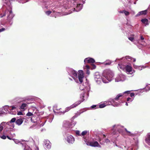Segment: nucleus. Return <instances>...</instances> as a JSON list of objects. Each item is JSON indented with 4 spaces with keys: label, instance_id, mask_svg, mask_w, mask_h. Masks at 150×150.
I'll return each mask as SVG.
<instances>
[{
    "label": "nucleus",
    "instance_id": "38",
    "mask_svg": "<svg viewBox=\"0 0 150 150\" xmlns=\"http://www.w3.org/2000/svg\"><path fill=\"white\" fill-rule=\"evenodd\" d=\"M11 131H9V132H8V131L6 132V134H10L11 137H14L15 136V134H14V133H11L10 132Z\"/></svg>",
    "mask_w": 150,
    "mask_h": 150
},
{
    "label": "nucleus",
    "instance_id": "27",
    "mask_svg": "<svg viewBox=\"0 0 150 150\" xmlns=\"http://www.w3.org/2000/svg\"><path fill=\"white\" fill-rule=\"evenodd\" d=\"M141 21L143 23L145 24L146 25L149 24L148 23V20L147 18L142 19L141 20Z\"/></svg>",
    "mask_w": 150,
    "mask_h": 150
},
{
    "label": "nucleus",
    "instance_id": "57",
    "mask_svg": "<svg viewBox=\"0 0 150 150\" xmlns=\"http://www.w3.org/2000/svg\"><path fill=\"white\" fill-rule=\"evenodd\" d=\"M85 67L87 69H90V67L88 65H86Z\"/></svg>",
    "mask_w": 150,
    "mask_h": 150
},
{
    "label": "nucleus",
    "instance_id": "24",
    "mask_svg": "<svg viewBox=\"0 0 150 150\" xmlns=\"http://www.w3.org/2000/svg\"><path fill=\"white\" fill-rule=\"evenodd\" d=\"M134 68L136 69H137L139 70H142L143 69H144L146 67H147L146 66H138L137 65H134Z\"/></svg>",
    "mask_w": 150,
    "mask_h": 150
},
{
    "label": "nucleus",
    "instance_id": "63",
    "mask_svg": "<svg viewBox=\"0 0 150 150\" xmlns=\"http://www.w3.org/2000/svg\"><path fill=\"white\" fill-rule=\"evenodd\" d=\"M35 150H39V148L38 147H36V148H35Z\"/></svg>",
    "mask_w": 150,
    "mask_h": 150
},
{
    "label": "nucleus",
    "instance_id": "17",
    "mask_svg": "<svg viewBox=\"0 0 150 150\" xmlns=\"http://www.w3.org/2000/svg\"><path fill=\"white\" fill-rule=\"evenodd\" d=\"M84 62L85 64L86 63H93L95 62V60L92 58L88 57L84 59Z\"/></svg>",
    "mask_w": 150,
    "mask_h": 150
},
{
    "label": "nucleus",
    "instance_id": "48",
    "mask_svg": "<svg viewBox=\"0 0 150 150\" xmlns=\"http://www.w3.org/2000/svg\"><path fill=\"white\" fill-rule=\"evenodd\" d=\"M51 13V12L50 11H48L45 12V13L47 15H49Z\"/></svg>",
    "mask_w": 150,
    "mask_h": 150
},
{
    "label": "nucleus",
    "instance_id": "61",
    "mask_svg": "<svg viewBox=\"0 0 150 150\" xmlns=\"http://www.w3.org/2000/svg\"><path fill=\"white\" fill-rule=\"evenodd\" d=\"M7 137L9 139L11 140V139L8 136H7Z\"/></svg>",
    "mask_w": 150,
    "mask_h": 150
},
{
    "label": "nucleus",
    "instance_id": "49",
    "mask_svg": "<svg viewBox=\"0 0 150 150\" xmlns=\"http://www.w3.org/2000/svg\"><path fill=\"white\" fill-rule=\"evenodd\" d=\"M77 0H71V2H73V3H75L74 4V5L73 6V7H74L75 6V4L76 3L75 2V1H76Z\"/></svg>",
    "mask_w": 150,
    "mask_h": 150
},
{
    "label": "nucleus",
    "instance_id": "40",
    "mask_svg": "<svg viewBox=\"0 0 150 150\" xmlns=\"http://www.w3.org/2000/svg\"><path fill=\"white\" fill-rule=\"evenodd\" d=\"M60 108H57V105H55L53 107V110L54 112H55V110H59Z\"/></svg>",
    "mask_w": 150,
    "mask_h": 150
},
{
    "label": "nucleus",
    "instance_id": "34",
    "mask_svg": "<svg viewBox=\"0 0 150 150\" xmlns=\"http://www.w3.org/2000/svg\"><path fill=\"white\" fill-rule=\"evenodd\" d=\"M140 40L142 41V42L143 43L142 44V45L144 46H146V44L145 42V41L144 40V38L142 36H141L140 37Z\"/></svg>",
    "mask_w": 150,
    "mask_h": 150
},
{
    "label": "nucleus",
    "instance_id": "3",
    "mask_svg": "<svg viewBox=\"0 0 150 150\" xmlns=\"http://www.w3.org/2000/svg\"><path fill=\"white\" fill-rule=\"evenodd\" d=\"M7 10L6 11V12L3 13H2L1 15H0V17L2 18L6 15V13L7 14V18L8 20H10L13 18L14 16V15L13 14L11 8L10 9V8L6 6Z\"/></svg>",
    "mask_w": 150,
    "mask_h": 150
},
{
    "label": "nucleus",
    "instance_id": "59",
    "mask_svg": "<svg viewBox=\"0 0 150 150\" xmlns=\"http://www.w3.org/2000/svg\"><path fill=\"white\" fill-rule=\"evenodd\" d=\"M45 124V123H42L41 124H40V127L43 126Z\"/></svg>",
    "mask_w": 150,
    "mask_h": 150
},
{
    "label": "nucleus",
    "instance_id": "55",
    "mask_svg": "<svg viewBox=\"0 0 150 150\" xmlns=\"http://www.w3.org/2000/svg\"><path fill=\"white\" fill-rule=\"evenodd\" d=\"M92 65V66L93 67L92 68V69H95L96 68V66L95 65L93 64Z\"/></svg>",
    "mask_w": 150,
    "mask_h": 150
},
{
    "label": "nucleus",
    "instance_id": "25",
    "mask_svg": "<svg viewBox=\"0 0 150 150\" xmlns=\"http://www.w3.org/2000/svg\"><path fill=\"white\" fill-rule=\"evenodd\" d=\"M23 120L22 119L19 118L16 121V124L18 125H20L23 122Z\"/></svg>",
    "mask_w": 150,
    "mask_h": 150
},
{
    "label": "nucleus",
    "instance_id": "53",
    "mask_svg": "<svg viewBox=\"0 0 150 150\" xmlns=\"http://www.w3.org/2000/svg\"><path fill=\"white\" fill-rule=\"evenodd\" d=\"M130 96L131 97H134V94L133 93H132L130 94Z\"/></svg>",
    "mask_w": 150,
    "mask_h": 150
},
{
    "label": "nucleus",
    "instance_id": "30",
    "mask_svg": "<svg viewBox=\"0 0 150 150\" xmlns=\"http://www.w3.org/2000/svg\"><path fill=\"white\" fill-rule=\"evenodd\" d=\"M111 63V61L109 60H107L105 62L102 63V64H103L105 65H110Z\"/></svg>",
    "mask_w": 150,
    "mask_h": 150
},
{
    "label": "nucleus",
    "instance_id": "47",
    "mask_svg": "<svg viewBox=\"0 0 150 150\" xmlns=\"http://www.w3.org/2000/svg\"><path fill=\"white\" fill-rule=\"evenodd\" d=\"M76 134L78 136H80L81 134L80 133V131L79 130H76Z\"/></svg>",
    "mask_w": 150,
    "mask_h": 150
},
{
    "label": "nucleus",
    "instance_id": "64",
    "mask_svg": "<svg viewBox=\"0 0 150 150\" xmlns=\"http://www.w3.org/2000/svg\"><path fill=\"white\" fill-rule=\"evenodd\" d=\"M24 100H23V98H21V101H23Z\"/></svg>",
    "mask_w": 150,
    "mask_h": 150
},
{
    "label": "nucleus",
    "instance_id": "23",
    "mask_svg": "<svg viewBox=\"0 0 150 150\" xmlns=\"http://www.w3.org/2000/svg\"><path fill=\"white\" fill-rule=\"evenodd\" d=\"M4 110L6 112V113L9 112L10 113L9 106L8 105H5L3 107Z\"/></svg>",
    "mask_w": 150,
    "mask_h": 150
},
{
    "label": "nucleus",
    "instance_id": "52",
    "mask_svg": "<svg viewBox=\"0 0 150 150\" xmlns=\"http://www.w3.org/2000/svg\"><path fill=\"white\" fill-rule=\"evenodd\" d=\"M17 115H23V114L22 112L21 111H19L18 112Z\"/></svg>",
    "mask_w": 150,
    "mask_h": 150
},
{
    "label": "nucleus",
    "instance_id": "1",
    "mask_svg": "<svg viewBox=\"0 0 150 150\" xmlns=\"http://www.w3.org/2000/svg\"><path fill=\"white\" fill-rule=\"evenodd\" d=\"M67 71L69 74L71 76L77 83H80L82 82L83 79L84 78L83 71L82 70H79L78 71V76H77V72L72 68H68Z\"/></svg>",
    "mask_w": 150,
    "mask_h": 150
},
{
    "label": "nucleus",
    "instance_id": "43",
    "mask_svg": "<svg viewBox=\"0 0 150 150\" xmlns=\"http://www.w3.org/2000/svg\"><path fill=\"white\" fill-rule=\"evenodd\" d=\"M134 98H128L127 99V101L129 103L130 102H132Z\"/></svg>",
    "mask_w": 150,
    "mask_h": 150
},
{
    "label": "nucleus",
    "instance_id": "6",
    "mask_svg": "<svg viewBox=\"0 0 150 150\" xmlns=\"http://www.w3.org/2000/svg\"><path fill=\"white\" fill-rule=\"evenodd\" d=\"M126 79V77L125 75L122 74H120L117 75L115 79V81L116 82L120 81H123Z\"/></svg>",
    "mask_w": 150,
    "mask_h": 150
},
{
    "label": "nucleus",
    "instance_id": "46",
    "mask_svg": "<svg viewBox=\"0 0 150 150\" xmlns=\"http://www.w3.org/2000/svg\"><path fill=\"white\" fill-rule=\"evenodd\" d=\"M124 13L125 14V15L126 16L129 15V12L125 11Z\"/></svg>",
    "mask_w": 150,
    "mask_h": 150
},
{
    "label": "nucleus",
    "instance_id": "19",
    "mask_svg": "<svg viewBox=\"0 0 150 150\" xmlns=\"http://www.w3.org/2000/svg\"><path fill=\"white\" fill-rule=\"evenodd\" d=\"M44 147L47 149H50L51 147V144L49 140H46L44 142Z\"/></svg>",
    "mask_w": 150,
    "mask_h": 150
},
{
    "label": "nucleus",
    "instance_id": "44",
    "mask_svg": "<svg viewBox=\"0 0 150 150\" xmlns=\"http://www.w3.org/2000/svg\"><path fill=\"white\" fill-rule=\"evenodd\" d=\"M145 90H146L147 91H149L150 90V85L147 86L145 87Z\"/></svg>",
    "mask_w": 150,
    "mask_h": 150
},
{
    "label": "nucleus",
    "instance_id": "4",
    "mask_svg": "<svg viewBox=\"0 0 150 150\" xmlns=\"http://www.w3.org/2000/svg\"><path fill=\"white\" fill-rule=\"evenodd\" d=\"M6 126L7 129L5 128L4 130V134H6V132L9 131L14 132L15 131V129L14 128L15 125L14 124H12V123L9 124V123H5V126Z\"/></svg>",
    "mask_w": 150,
    "mask_h": 150
},
{
    "label": "nucleus",
    "instance_id": "39",
    "mask_svg": "<svg viewBox=\"0 0 150 150\" xmlns=\"http://www.w3.org/2000/svg\"><path fill=\"white\" fill-rule=\"evenodd\" d=\"M16 120L15 118H12L11 120L10 121V122H8V123H9V124H11L12 123L14 122H16Z\"/></svg>",
    "mask_w": 150,
    "mask_h": 150
},
{
    "label": "nucleus",
    "instance_id": "11",
    "mask_svg": "<svg viewBox=\"0 0 150 150\" xmlns=\"http://www.w3.org/2000/svg\"><path fill=\"white\" fill-rule=\"evenodd\" d=\"M115 99L110 98L107 101V102H108V104H109V105H111L114 107L119 106L120 105V104L117 102H115Z\"/></svg>",
    "mask_w": 150,
    "mask_h": 150
},
{
    "label": "nucleus",
    "instance_id": "16",
    "mask_svg": "<svg viewBox=\"0 0 150 150\" xmlns=\"http://www.w3.org/2000/svg\"><path fill=\"white\" fill-rule=\"evenodd\" d=\"M125 69L126 72L127 74H132L135 72L134 70L132 69V67L129 65H127L125 67Z\"/></svg>",
    "mask_w": 150,
    "mask_h": 150
},
{
    "label": "nucleus",
    "instance_id": "32",
    "mask_svg": "<svg viewBox=\"0 0 150 150\" xmlns=\"http://www.w3.org/2000/svg\"><path fill=\"white\" fill-rule=\"evenodd\" d=\"M125 67L126 66H125L122 65H120L119 64H118V68L119 69H121L122 70H124L125 69Z\"/></svg>",
    "mask_w": 150,
    "mask_h": 150
},
{
    "label": "nucleus",
    "instance_id": "42",
    "mask_svg": "<svg viewBox=\"0 0 150 150\" xmlns=\"http://www.w3.org/2000/svg\"><path fill=\"white\" fill-rule=\"evenodd\" d=\"M33 114L32 113L29 112L26 114V115L28 117H30L33 115Z\"/></svg>",
    "mask_w": 150,
    "mask_h": 150
},
{
    "label": "nucleus",
    "instance_id": "41",
    "mask_svg": "<svg viewBox=\"0 0 150 150\" xmlns=\"http://www.w3.org/2000/svg\"><path fill=\"white\" fill-rule=\"evenodd\" d=\"M91 108L93 109H95L99 108L98 106L97 105H93L91 106Z\"/></svg>",
    "mask_w": 150,
    "mask_h": 150
},
{
    "label": "nucleus",
    "instance_id": "60",
    "mask_svg": "<svg viewBox=\"0 0 150 150\" xmlns=\"http://www.w3.org/2000/svg\"><path fill=\"white\" fill-rule=\"evenodd\" d=\"M125 11H119L120 13H124Z\"/></svg>",
    "mask_w": 150,
    "mask_h": 150
},
{
    "label": "nucleus",
    "instance_id": "58",
    "mask_svg": "<svg viewBox=\"0 0 150 150\" xmlns=\"http://www.w3.org/2000/svg\"><path fill=\"white\" fill-rule=\"evenodd\" d=\"M86 73L88 74V75L89 74H90V71H89V69H87L86 70Z\"/></svg>",
    "mask_w": 150,
    "mask_h": 150
},
{
    "label": "nucleus",
    "instance_id": "62",
    "mask_svg": "<svg viewBox=\"0 0 150 150\" xmlns=\"http://www.w3.org/2000/svg\"><path fill=\"white\" fill-rule=\"evenodd\" d=\"M9 23H10V25H11L12 24L13 22H12V21H10Z\"/></svg>",
    "mask_w": 150,
    "mask_h": 150
},
{
    "label": "nucleus",
    "instance_id": "13",
    "mask_svg": "<svg viewBox=\"0 0 150 150\" xmlns=\"http://www.w3.org/2000/svg\"><path fill=\"white\" fill-rule=\"evenodd\" d=\"M15 0H3L4 3L3 5L6 7H8L11 8V3L12 1H15Z\"/></svg>",
    "mask_w": 150,
    "mask_h": 150
},
{
    "label": "nucleus",
    "instance_id": "9",
    "mask_svg": "<svg viewBox=\"0 0 150 150\" xmlns=\"http://www.w3.org/2000/svg\"><path fill=\"white\" fill-rule=\"evenodd\" d=\"M94 79L96 83L98 84H100L102 81V78L101 76L98 72H96L94 75Z\"/></svg>",
    "mask_w": 150,
    "mask_h": 150
},
{
    "label": "nucleus",
    "instance_id": "10",
    "mask_svg": "<svg viewBox=\"0 0 150 150\" xmlns=\"http://www.w3.org/2000/svg\"><path fill=\"white\" fill-rule=\"evenodd\" d=\"M83 86H84V87L83 88H81V87H80V88L81 90H84L88 92L90 91V85L88 81H87V79H86V81L85 82V83H84Z\"/></svg>",
    "mask_w": 150,
    "mask_h": 150
},
{
    "label": "nucleus",
    "instance_id": "22",
    "mask_svg": "<svg viewBox=\"0 0 150 150\" xmlns=\"http://www.w3.org/2000/svg\"><path fill=\"white\" fill-rule=\"evenodd\" d=\"M27 104H28L25 103H22L20 106V109L22 111H25L27 108Z\"/></svg>",
    "mask_w": 150,
    "mask_h": 150
},
{
    "label": "nucleus",
    "instance_id": "15",
    "mask_svg": "<svg viewBox=\"0 0 150 150\" xmlns=\"http://www.w3.org/2000/svg\"><path fill=\"white\" fill-rule=\"evenodd\" d=\"M81 102V101L80 100L74 103L71 105V106L67 107L65 111L67 112L71 108L76 107L79 105L80 104Z\"/></svg>",
    "mask_w": 150,
    "mask_h": 150
},
{
    "label": "nucleus",
    "instance_id": "28",
    "mask_svg": "<svg viewBox=\"0 0 150 150\" xmlns=\"http://www.w3.org/2000/svg\"><path fill=\"white\" fill-rule=\"evenodd\" d=\"M132 58L129 56H126L125 57H123L122 58V59H123L125 60H127L128 61H130L132 59Z\"/></svg>",
    "mask_w": 150,
    "mask_h": 150
},
{
    "label": "nucleus",
    "instance_id": "31",
    "mask_svg": "<svg viewBox=\"0 0 150 150\" xmlns=\"http://www.w3.org/2000/svg\"><path fill=\"white\" fill-rule=\"evenodd\" d=\"M125 129L127 132V134L130 136H133L134 135V134L132 132L128 131L126 128H125Z\"/></svg>",
    "mask_w": 150,
    "mask_h": 150
},
{
    "label": "nucleus",
    "instance_id": "7",
    "mask_svg": "<svg viewBox=\"0 0 150 150\" xmlns=\"http://www.w3.org/2000/svg\"><path fill=\"white\" fill-rule=\"evenodd\" d=\"M123 128V126L119 125H114L112 129V131L113 132V134H115V131H117L119 132H122Z\"/></svg>",
    "mask_w": 150,
    "mask_h": 150
},
{
    "label": "nucleus",
    "instance_id": "12",
    "mask_svg": "<svg viewBox=\"0 0 150 150\" xmlns=\"http://www.w3.org/2000/svg\"><path fill=\"white\" fill-rule=\"evenodd\" d=\"M86 144L88 146H90L93 147H100L101 146L100 145L98 142L96 141L93 142H86Z\"/></svg>",
    "mask_w": 150,
    "mask_h": 150
},
{
    "label": "nucleus",
    "instance_id": "8",
    "mask_svg": "<svg viewBox=\"0 0 150 150\" xmlns=\"http://www.w3.org/2000/svg\"><path fill=\"white\" fill-rule=\"evenodd\" d=\"M83 5L81 4H77L76 8H74L70 10L69 12L66 15L72 13L74 11L78 12L80 11L82 8Z\"/></svg>",
    "mask_w": 150,
    "mask_h": 150
},
{
    "label": "nucleus",
    "instance_id": "26",
    "mask_svg": "<svg viewBox=\"0 0 150 150\" xmlns=\"http://www.w3.org/2000/svg\"><path fill=\"white\" fill-rule=\"evenodd\" d=\"M147 13V10H146L144 11L139 12L137 14L136 16H138L142 15H146Z\"/></svg>",
    "mask_w": 150,
    "mask_h": 150
},
{
    "label": "nucleus",
    "instance_id": "35",
    "mask_svg": "<svg viewBox=\"0 0 150 150\" xmlns=\"http://www.w3.org/2000/svg\"><path fill=\"white\" fill-rule=\"evenodd\" d=\"M4 109L3 108V107L0 108V116H1L2 115L5 114L6 112L3 111Z\"/></svg>",
    "mask_w": 150,
    "mask_h": 150
},
{
    "label": "nucleus",
    "instance_id": "56",
    "mask_svg": "<svg viewBox=\"0 0 150 150\" xmlns=\"http://www.w3.org/2000/svg\"><path fill=\"white\" fill-rule=\"evenodd\" d=\"M105 141V142H106L107 143H108L110 142V140L108 139H107Z\"/></svg>",
    "mask_w": 150,
    "mask_h": 150
},
{
    "label": "nucleus",
    "instance_id": "5",
    "mask_svg": "<svg viewBox=\"0 0 150 150\" xmlns=\"http://www.w3.org/2000/svg\"><path fill=\"white\" fill-rule=\"evenodd\" d=\"M76 123L75 122L72 124H70L69 121H64L63 122V127L65 128H68L69 131H71L73 130L71 129L72 128L75 126Z\"/></svg>",
    "mask_w": 150,
    "mask_h": 150
},
{
    "label": "nucleus",
    "instance_id": "21",
    "mask_svg": "<svg viewBox=\"0 0 150 150\" xmlns=\"http://www.w3.org/2000/svg\"><path fill=\"white\" fill-rule=\"evenodd\" d=\"M109 104H108V102L105 101L104 103H101L99 104L98 107L99 108H103L105 107L106 106L109 105Z\"/></svg>",
    "mask_w": 150,
    "mask_h": 150
},
{
    "label": "nucleus",
    "instance_id": "54",
    "mask_svg": "<svg viewBox=\"0 0 150 150\" xmlns=\"http://www.w3.org/2000/svg\"><path fill=\"white\" fill-rule=\"evenodd\" d=\"M5 30V28H3L1 29H0V33L4 31Z\"/></svg>",
    "mask_w": 150,
    "mask_h": 150
},
{
    "label": "nucleus",
    "instance_id": "18",
    "mask_svg": "<svg viewBox=\"0 0 150 150\" xmlns=\"http://www.w3.org/2000/svg\"><path fill=\"white\" fill-rule=\"evenodd\" d=\"M145 141L148 145L150 146V132L146 134L145 138Z\"/></svg>",
    "mask_w": 150,
    "mask_h": 150
},
{
    "label": "nucleus",
    "instance_id": "45",
    "mask_svg": "<svg viewBox=\"0 0 150 150\" xmlns=\"http://www.w3.org/2000/svg\"><path fill=\"white\" fill-rule=\"evenodd\" d=\"M3 133H4V132H3ZM5 134H4L3 135V136H1H1H0V137L2 139H5L6 138V136H5Z\"/></svg>",
    "mask_w": 150,
    "mask_h": 150
},
{
    "label": "nucleus",
    "instance_id": "51",
    "mask_svg": "<svg viewBox=\"0 0 150 150\" xmlns=\"http://www.w3.org/2000/svg\"><path fill=\"white\" fill-rule=\"evenodd\" d=\"M81 96H82V97L83 98H82V101H84V99H83V98L84 97V93H83L82 94L81 96Z\"/></svg>",
    "mask_w": 150,
    "mask_h": 150
},
{
    "label": "nucleus",
    "instance_id": "50",
    "mask_svg": "<svg viewBox=\"0 0 150 150\" xmlns=\"http://www.w3.org/2000/svg\"><path fill=\"white\" fill-rule=\"evenodd\" d=\"M131 41H133L134 40V38L133 37H130L128 38Z\"/></svg>",
    "mask_w": 150,
    "mask_h": 150
},
{
    "label": "nucleus",
    "instance_id": "29",
    "mask_svg": "<svg viewBox=\"0 0 150 150\" xmlns=\"http://www.w3.org/2000/svg\"><path fill=\"white\" fill-rule=\"evenodd\" d=\"M87 134H89V132L88 131L85 130L83 131L80 134V136H84Z\"/></svg>",
    "mask_w": 150,
    "mask_h": 150
},
{
    "label": "nucleus",
    "instance_id": "20",
    "mask_svg": "<svg viewBox=\"0 0 150 150\" xmlns=\"http://www.w3.org/2000/svg\"><path fill=\"white\" fill-rule=\"evenodd\" d=\"M129 93V91H126L124 92L123 93H121L118 95L116 98H115V99L116 100H119V98L120 97H121L125 93H127L128 94Z\"/></svg>",
    "mask_w": 150,
    "mask_h": 150
},
{
    "label": "nucleus",
    "instance_id": "33",
    "mask_svg": "<svg viewBox=\"0 0 150 150\" xmlns=\"http://www.w3.org/2000/svg\"><path fill=\"white\" fill-rule=\"evenodd\" d=\"M22 146L23 147H24V150H31L30 147L28 145H26L25 143H23V145Z\"/></svg>",
    "mask_w": 150,
    "mask_h": 150
},
{
    "label": "nucleus",
    "instance_id": "14",
    "mask_svg": "<svg viewBox=\"0 0 150 150\" xmlns=\"http://www.w3.org/2000/svg\"><path fill=\"white\" fill-rule=\"evenodd\" d=\"M66 140L68 143L72 144L74 142L75 139L72 135H69L67 137Z\"/></svg>",
    "mask_w": 150,
    "mask_h": 150
},
{
    "label": "nucleus",
    "instance_id": "36",
    "mask_svg": "<svg viewBox=\"0 0 150 150\" xmlns=\"http://www.w3.org/2000/svg\"><path fill=\"white\" fill-rule=\"evenodd\" d=\"M10 113H11V114H12V113L11 112L12 110H15L16 109V107L14 105H12V106H10Z\"/></svg>",
    "mask_w": 150,
    "mask_h": 150
},
{
    "label": "nucleus",
    "instance_id": "2",
    "mask_svg": "<svg viewBox=\"0 0 150 150\" xmlns=\"http://www.w3.org/2000/svg\"><path fill=\"white\" fill-rule=\"evenodd\" d=\"M113 76L112 71L109 69L105 70L103 73L102 81L104 83H108L112 80Z\"/></svg>",
    "mask_w": 150,
    "mask_h": 150
},
{
    "label": "nucleus",
    "instance_id": "37",
    "mask_svg": "<svg viewBox=\"0 0 150 150\" xmlns=\"http://www.w3.org/2000/svg\"><path fill=\"white\" fill-rule=\"evenodd\" d=\"M14 141L15 143L16 144H20V145H22V146L23 145V144H22L18 140L14 139Z\"/></svg>",
    "mask_w": 150,
    "mask_h": 150
}]
</instances>
